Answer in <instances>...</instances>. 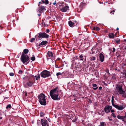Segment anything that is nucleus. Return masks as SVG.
Segmentation results:
<instances>
[{
    "label": "nucleus",
    "instance_id": "obj_57",
    "mask_svg": "<svg viewBox=\"0 0 126 126\" xmlns=\"http://www.w3.org/2000/svg\"><path fill=\"white\" fill-rule=\"evenodd\" d=\"M25 96H27V92H25Z\"/></svg>",
    "mask_w": 126,
    "mask_h": 126
},
{
    "label": "nucleus",
    "instance_id": "obj_53",
    "mask_svg": "<svg viewBox=\"0 0 126 126\" xmlns=\"http://www.w3.org/2000/svg\"><path fill=\"white\" fill-rule=\"evenodd\" d=\"M37 78H38V79H39L40 78V75L39 74L37 75Z\"/></svg>",
    "mask_w": 126,
    "mask_h": 126
},
{
    "label": "nucleus",
    "instance_id": "obj_50",
    "mask_svg": "<svg viewBox=\"0 0 126 126\" xmlns=\"http://www.w3.org/2000/svg\"><path fill=\"white\" fill-rule=\"evenodd\" d=\"M73 22L76 24L77 23H79L77 21H76V20H74Z\"/></svg>",
    "mask_w": 126,
    "mask_h": 126
},
{
    "label": "nucleus",
    "instance_id": "obj_49",
    "mask_svg": "<svg viewBox=\"0 0 126 126\" xmlns=\"http://www.w3.org/2000/svg\"><path fill=\"white\" fill-rule=\"evenodd\" d=\"M34 78H35V79H36V80H37L38 79V78H37L36 76H34Z\"/></svg>",
    "mask_w": 126,
    "mask_h": 126
},
{
    "label": "nucleus",
    "instance_id": "obj_62",
    "mask_svg": "<svg viewBox=\"0 0 126 126\" xmlns=\"http://www.w3.org/2000/svg\"><path fill=\"white\" fill-rule=\"evenodd\" d=\"M0 28H1V30H2V27L0 26Z\"/></svg>",
    "mask_w": 126,
    "mask_h": 126
},
{
    "label": "nucleus",
    "instance_id": "obj_47",
    "mask_svg": "<svg viewBox=\"0 0 126 126\" xmlns=\"http://www.w3.org/2000/svg\"><path fill=\"white\" fill-rule=\"evenodd\" d=\"M55 67L56 68H59L60 67L58 66V65L57 64H55Z\"/></svg>",
    "mask_w": 126,
    "mask_h": 126
},
{
    "label": "nucleus",
    "instance_id": "obj_14",
    "mask_svg": "<svg viewBox=\"0 0 126 126\" xmlns=\"http://www.w3.org/2000/svg\"><path fill=\"white\" fill-rule=\"evenodd\" d=\"M98 54H99V61L101 62H103L104 61L105 57L104 55L102 53H100L99 54V53Z\"/></svg>",
    "mask_w": 126,
    "mask_h": 126
},
{
    "label": "nucleus",
    "instance_id": "obj_13",
    "mask_svg": "<svg viewBox=\"0 0 126 126\" xmlns=\"http://www.w3.org/2000/svg\"><path fill=\"white\" fill-rule=\"evenodd\" d=\"M56 95H50L51 98L54 100H59L60 99V97H58L59 94H56Z\"/></svg>",
    "mask_w": 126,
    "mask_h": 126
},
{
    "label": "nucleus",
    "instance_id": "obj_31",
    "mask_svg": "<svg viewBox=\"0 0 126 126\" xmlns=\"http://www.w3.org/2000/svg\"><path fill=\"white\" fill-rule=\"evenodd\" d=\"M42 25L44 27H47L48 26L47 24L45 23L44 22L42 23Z\"/></svg>",
    "mask_w": 126,
    "mask_h": 126
},
{
    "label": "nucleus",
    "instance_id": "obj_43",
    "mask_svg": "<svg viewBox=\"0 0 126 126\" xmlns=\"http://www.w3.org/2000/svg\"><path fill=\"white\" fill-rule=\"evenodd\" d=\"M14 74L13 73H10L9 74V75L11 76H13L14 75Z\"/></svg>",
    "mask_w": 126,
    "mask_h": 126
},
{
    "label": "nucleus",
    "instance_id": "obj_36",
    "mask_svg": "<svg viewBox=\"0 0 126 126\" xmlns=\"http://www.w3.org/2000/svg\"><path fill=\"white\" fill-rule=\"evenodd\" d=\"M125 93V92L123 94H123V95H122V96L126 98V94Z\"/></svg>",
    "mask_w": 126,
    "mask_h": 126
},
{
    "label": "nucleus",
    "instance_id": "obj_27",
    "mask_svg": "<svg viewBox=\"0 0 126 126\" xmlns=\"http://www.w3.org/2000/svg\"><path fill=\"white\" fill-rule=\"evenodd\" d=\"M112 79L113 80H115L116 79V77L115 76V75L114 74H112Z\"/></svg>",
    "mask_w": 126,
    "mask_h": 126
},
{
    "label": "nucleus",
    "instance_id": "obj_25",
    "mask_svg": "<svg viewBox=\"0 0 126 126\" xmlns=\"http://www.w3.org/2000/svg\"><path fill=\"white\" fill-rule=\"evenodd\" d=\"M29 50L27 49H25L23 50V53L25 54L28 53L29 52Z\"/></svg>",
    "mask_w": 126,
    "mask_h": 126
},
{
    "label": "nucleus",
    "instance_id": "obj_8",
    "mask_svg": "<svg viewBox=\"0 0 126 126\" xmlns=\"http://www.w3.org/2000/svg\"><path fill=\"white\" fill-rule=\"evenodd\" d=\"M124 116H121L118 115L117 117L119 119L122 120L124 122L125 125L126 124V112H125L124 114Z\"/></svg>",
    "mask_w": 126,
    "mask_h": 126
},
{
    "label": "nucleus",
    "instance_id": "obj_22",
    "mask_svg": "<svg viewBox=\"0 0 126 126\" xmlns=\"http://www.w3.org/2000/svg\"><path fill=\"white\" fill-rule=\"evenodd\" d=\"M87 5V4L85 3L81 2L80 5V7L82 8L84 7Z\"/></svg>",
    "mask_w": 126,
    "mask_h": 126
},
{
    "label": "nucleus",
    "instance_id": "obj_29",
    "mask_svg": "<svg viewBox=\"0 0 126 126\" xmlns=\"http://www.w3.org/2000/svg\"><path fill=\"white\" fill-rule=\"evenodd\" d=\"M114 96H112V97L111 101L112 104V105L113 106V105H114Z\"/></svg>",
    "mask_w": 126,
    "mask_h": 126
},
{
    "label": "nucleus",
    "instance_id": "obj_3",
    "mask_svg": "<svg viewBox=\"0 0 126 126\" xmlns=\"http://www.w3.org/2000/svg\"><path fill=\"white\" fill-rule=\"evenodd\" d=\"M122 85L121 84H118L116 87V90L120 94H122L125 93V91L122 89Z\"/></svg>",
    "mask_w": 126,
    "mask_h": 126
},
{
    "label": "nucleus",
    "instance_id": "obj_48",
    "mask_svg": "<svg viewBox=\"0 0 126 126\" xmlns=\"http://www.w3.org/2000/svg\"><path fill=\"white\" fill-rule=\"evenodd\" d=\"M47 60L48 59H50L51 58V57H49V56H47Z\"/></svg>",
    "mask_w": 126,
    "mask_h": 126
},
{
    "label": "nucleus",
    "instance_id": "obj_37",
    "mask_svg": "<svg viewBox=\"0 0 126 126\" xmlns=\"http://www.w3.org/2000/svg\"><path fill=\"white\" fill-rule=\"evenodd\" d=\"M53 4L54 5H55V4H56V5L57 6H58V5H59V3H56V0H55L54 3H53Z\"/></svg>",
    "mask_w": 126,
    "mask_h": 126
},
{
    "label": "nucleus",
    "instance_id": "obj_10",
    "mask_svg": "<svg viewBox=\"0 0 126 126\" xmlns=\"http://www.w3.org/2000/svg\"><path fill=\"white\" fill-rule=\"evenodd\" d=\"M58 87L57 86L54 89H52L51 91H50V95H55L56 94H59L58 93V91L57 90V89H58Z\"/></svg>",
    "mask_w": 126,
    "mask_h": 126
},
{
    "label": "nucleus",
    "instance_id": "obj_39",
    "mask_svg": "<svg viewBox=\"0 0 126 126\" xmlns=\"http://www.w3.org/2000/svg\"><path fill=\"white\" fill-rule=\"evenodd\" d=\"M46 4H48V1L47 0H45V3Z\"/></svg>",
    "mask_w": 126,
    "mask_h": 126
},
{
    "label": "nucleus",
    "instance_id": "obj_26",
    "mask_svg": "<svg viewBox=\"0 0 126 126\" xmlns=\"http://www.w3.org/2000/svg\"><path fill=\"white\" fill-rule=\"evenodd\" d=\"M23 73V72L22 71V70H19L18 73V75L20 76H21L22 75V74Z\"/></svg>",
    "mask_w": 126,
    "mask_h": 126
},
{
    "label": "nucleus",
    "instance_id": "obj_1",
    "mask_svg": "<svg viewBox=\"0 0 126 126\" xmlns=\"http://www.w3.org/2000/svg\"><path fill=\"white\" fill-rule=\"evenodd\" d=\"M39 101L40 104L42 105L45 106L47 104L46 101V96L45 94H41L38 96Z\"/></svg>",
    "mask_w": 126,
    "mask_h": 126
},
{
    "label": "nucleus",
    "instance_id": "obj_23",
    "mask_svg": "<svg viewBox=\"0 0 126 126\" xmlns=\"http://www.w3.org/2000/svg\"><path fill=\"white\" fill-rule=\"evenodd\" d=\"M108 36L110 38H113L114 37V34L113 33H111L109 34Z\"/></svg>",
    "mask_w": 126,
    "mask_h": 126
},
{
    "label": "nucleus",
    "instance_id": "obj_54",
    "mask_svg": "<svg viewBox=\"0 0 126 126\" xmlns=\"http://www.w3.org/2000/svg\"><path fill=\"white\" fill-rule=\"evenodd\" d=\"M97 88H98V87H96L95 88H93V89L94 90H96L97 89Z\"/></svg>",
    "mask_w": 126,
    "mask_h": 126
},
{
    "label": "nucleus",
    "instance_id": "obj_51",
    "mask_svg": "<svg viewBox=\"0 0 126 126\" xmlns=\"http://www.w3.org/2000/svg\"><path fill=\"white\" fill-rule=\"evenodd\" d=\"M113 51H112V52H114L115 51V49L114 47H113Z\"/></svg>",
    "mask_w": 126,
    "mask_h": 126
},
{
    "label": "nucleus",
    "instance_id": "obj_40",
    "mask_svg": "<svg viewBox=\"0 0 126 126\" xmlns=\"http://www.w3.org/2000/svg\"><path fill=\"white\" fill-rule=\"evenodd\" d=\"M115 42L116 43L119 44L120 42V39L117 40H115Z\"/></svg>",
    "mask_w": 126,
    "mask_h": 126
},
{
    "label": "nucleus",
    "instance_id": "obj_30",
    "mask_svg": "<svg viewBox=\"0 0 126 126\" xmlns=\"http://www.w3.org/2000/svg\"><path fill=\"white\" fill-rule=\"evenodd\" d=\"M35 57L34 55H33L32 56L31 58V59L32 61H34L35 60Z\"/></svg>",
    "mask_w": 126,
    "mask_h": 126
},
{
    "label": "nucleus",
    "instance_id": "obj_2",
    "mask_svg": "<svg viewBox=\"0 0 126 126\" xmlns=\"http://www.w3.org/2000/svg\"><path fill=\"white\" fill-rule=\"evenodd\" d=\"M22 55L21 57V60L24 64H28L30 61V58L27 55H25L23 53H22Z\"/></svg>",
    "mask_w": 126,
    "mask_h": 126
},
{
    "label": "nucleus",
    "instance_id": "obj_15",
    "mask_svg": "<svg viewBox=\"0 0 126 126\" xmlns=\"http://www.w3.org/2000/svg\"><path fill=\"white\" fill-rule=\"evenodd\" d=\"M113 106L116 108L117 109L120 110H122L123 109L125 108V107L123 105L119 106L118 105L114 104V105H113Z\"/></svg>",
    "mask_w": 126,
    "mask_h": 126
},
{
    "label": "nucleus",
    "instance_id": "obj_60",
    "mask_svg": "<svg viewBox=\"0 0 126 126\" xmlns=\"http://www.w3.org/2000/svg\"><path fill=\"white\" fill-rule=\"evenodd\" d=\"M42 1L43 3H45V1H44V0H42Z\"/></svg>",
    "mask_w": 126,
    "mask_h": 126
},
{
    "label": "nucleus",
    "instance_id": "obj_45",
    "mask_svg": "<svg viewBox=\"0 0 126 126\" xmlns=\"http://www.w3.org/2000/svg\"><path fill=\"white\" fill-rule=\"evenodd\" d=\"M115 10H113L110 12V13L111 14L112 13H113L112 14L113 15L114 14V13L115 12Z\"/></svg>",
    "mask_w": 126,
    "mask_h": 126
},
{
    "label": "nucleus",
    "instance_id": "obj_24",
    "mask_svg": "<svg viewBox=\"0 0 126 126\" xmlns=\"http://www.w3.org/2000/svg\"><path fill=\"white\" fill-rule=\"evenodd\" d=\"M93 30L96 31H98L100 30V28L98 27H95L93 28Z\"/></svg>",
    "mask_w": 126,
    "mask_h": 126
},
{
    "label": "nucleus",
    "instance_id": "obj_44",
    "mask_svg": "<svg viewBox=\"0 0 126 126\" xmlns=\"http://www.w3.org/2000/svg\"><path fill=\"white\" fill-rule=\"evenodd\" d=\"M91 64L92 63H90V62H89L88 61L87 63V64L88 65H89L90 64Z\"/></svg>",
    "mask_w": 126,
    "mask_h": 126
},
{
    "label": "nucleus",
    "instance_id": "obj_21",
    "mask_svg": "<svg viewBox=\"0 0 126 126\" xmlns=\"http://www.w3.org/2000/svg\"><path fill=\"white\" fill-rule=\"evenodd\" d=\"M47 56H49V57H53V54L52 52L48 51L47 53Z\"/></svg>",
    "mask_w": 126,
    "mask_h": 126
},
{
    "label": "nucleus",
    "instance_id": "obj_5",
    "mask_svg": "<svg viewBox=\"0 0 126 126\" xmlns=\"http://www.w3.org/2000/svg\"><path fill=\"white\" fill-rule=\"evenodd\" d=\"M40 75L42 77L46 78L50 76V72L46 70H44L41 73Z\"/></svg>",
    "mask_w": 126,
    "mask_h": 126
},
{
    "label": "nucleus",
    "instance_id": "obj_9",
    "mask_svg": "<svg viewBox=\"0 0 126 126\" xmlns=\"http://www.w3.org/2000/svg\"><path fill=\"white\" fill-rule=\"evenodd\" d=\"M41 123L42 126H49V123L47 120L45 119V118L41 119Z\"/></svg>",
    "mask_w": 126,
    "mask_h": 126
},
{
    "label": "nucleus",
    "instance_id": "obj_32",
    "mask_svg": "<svg viewBox=\"0 0 126 126\" xmlns=\"http://www.w3.org/2000/svg\"><path fill=\"white\" fill-rule=\"evenodd\" d=\"M45 113L44 112H41L40 113V116L41 117H43Z\"/></svg>",
    "mask_w": 126,
    "mask_h": 126
},
{
    "label": "nucleus",
    "instance_id": "obj_46",
    "mask_svg": "<svg viewBox=\"0 0 126 126\" xmlns=\"http://www.w3.org/2000/svg\"><path fill=\"white\" fill-rule=\"evenodd\" d=\"M46 32L47 33L49 32H50V30L49 29H47L46 30Z\"/></svg>",
    "mask_w": 126,
    "mask_h": 126
},
{
    "label": "nucleus",
    "instance_id": "obj_18",
    "mask_svg": "<svg viewBox=\"0 0 126 126\" xmlns=\"http://www.w3.org/2000/svg\"><path fill=\"white\" fill-rule=\"evenodd\" d=\"M34 82L28 81L26 85L29 87H31L32 85Z\"/></svg>",
    "mask_w": 126,
    "mask_h": 126
},
{
    "label": "nucleus",
    "instance_id": "obj_20",
    "mask_svg": "<svg viewBox=\"0 0 126 126\" xmlns=\"http://www.w3.org/2000/svg\"><path fill=\"white\" fill-rule=\"evenodd\" d=\"M96 58L94 57H92L90 58L91 63H94V61L95 60Z\"/></svg>",
    "mask_w": 126,
    "mask_h": 126
},
{
    "label": "nucleus",
    "instance_id": "obj_34",
    "mask_svg": "<svg viewBox=\"0 0 126 126\" xmlns=\"http://www.w3.org/2000/svg\"><path fill=\"white\" fill-rule=\"evenodd\" d=\"M104 123L103 122H100V126H104Z\"/></svg>",
    "mask_w": 126,
    "mask_h": 126
},
{
    "label": "nucleus",
    "instance_id": "obj_63",
    "mask_svg": "<svg viewBox=\"0 0 126 126\" xmlns=\"http://www.w3.org/2000/svg\"><path fill=\"white\" fill-rule=\"evenodd\" d=\"M74 100L75 101H76L77 100V99L76 98H74Z\"/></svg>",
    "mask_w": 126,
    "mask_h": 126
},
{
    "label": "nucleus",
    "instance_id": "obj_35",
    "mask_svg": "<svg viewBox=\"0 0 126 126\" xmlns=\"http://www.w3.org/2000/svg\"><path fill=\"white\" fill-rule=\"evenodd\" d=\"M63 74V73H60V72L57 73H56V76H58L59 75H62Z\"/></svg>",
    "mask_w": 126,
    "mask_h": 126
},
{
    "label": "nucleus",
    "instance_id": "obj_59",
    "mask_svg": "<svg viewBox=\"0 0 126 126\" xmlns=\"http://www.w3.org/2000/svg\"><path fill=\"white\" fill-rule=\"evenodd\" d=\"M76 120L75 119V120H72L73 122H75L76 121Z\"/></svg>",
    "mask_w": 126,
    "mask_h": 126
},
{
    "label": "nucleus",
    "instance_id": "obj_42",
    "mask_svg": "<svg viewBox=\"0 0 126 126\" xmlns=\"http://www.w3.org/2000/svg\"><path fill=\"white\" fill-rule=\"evenodd\" d=\"M106 72L107 73L109 74L110 75V74L109 73V70L108 69H107L106 70Z\"/></svg>",
    "mask_w": 126,
    "mask_h": 126
},
{
    "label": "nucleus",
    "instance_id": "obj_11",
    "mask_svg": "<svg viewBox=\"0 0 126 126\" xmlns=\"http://www.w3.org/2000/svg\"><path fill=\"white\" fill-rule=\"evenodd\" d=\"M68 23L69 26L71 27H73L75 26H78L79 24V23H75L73 22H72L71 21H69Z\"/></svg>",
    "mask_w": 126,
    "mask_h": 126
},
{
    "label": "nucleus",
    "instance_id": "obj_6",
    "mask_svg": "<svg viewBox=\"0 0 126 126\" xmlns=\"http://www.w3.org/2000/svg\"><path fill=\"white\" fill-rule=\"evenodd\" d=\"M64 3H62L61 5H59L60 7V10L63 12H65L67 11L69 8L68 5H66L65 6H64Z\"/></svg>",
    "mask_w": 126,
    "mask_h": 126
},
{
    "label": "nucleus",
    "instance_id": "obj_17",
    "mask_svg": "<svg viewBox=\"0 0 126 126\" xmlns=\"http://www.w3.org/2000/svg\"><path fill=\"white\" fill-rule=\"evenodd\" d=\"M48 43V42L46 41H42L38 45V46L41 47L44 45H46Z\"/></svg>",
    "mask_w": 126,
    "mask_h": 126
},
{
    "label": "nucleus",
    "instance_id": "obj_12",
    "mask_svg": "<svg viewBox=\"0 0 126 126\" xmlns=\"http://www.w3.org/2000/svg\"><path fill=\"white\" fill-rule=\"evenodd\" d=\"M112 108V107L110 106L107 105L104 108V110L106 113L109 112Z\"/></svg>",
    "mask_w": 126,
    "mask_h": 126
},
{
    "label": "nucleus",
    "instance_id": "obj_28",
    "mask_svg": "<svg viewBox=\"0 0 126 126\" xmlns=\"http://www.w3.org/2000/svg\"><path fill=\"white\" fill-rule=\"evenodd\" d=\"M11 104H9L7 106L6 109L7 110H9L11 108Z\"/></svg>",
    "mask_w": 126,
    "mask_h": 126
},
{
    "label": "nucleus",
    "instance_id": "obj_33",
    "mask_svg": "<svg viewBox=\"0 0 126 126\" xmlns=\"http://www.w3.org/2000/svg\"><path fill=\"white\" fill-rule=\"evenodd\" d=\"M35 39L34 38H32L30 40V42H33L35 40Z\"/></svg>",
    "mask_w": 126,
    "mask_h": 126
},
{
    "label": "nucleus",
    "instance_id": "obj_4",
    "mask_svg": "<svg viewBox=\"0 0 126 126\" xmlns=\"http://www.w3.org/2000/svg\"><path fill=\"white\" fill-rule=\"evenodd\" d=\"M37 35L38 36V37L39 38H41V39L43 38H45L46 39L49 38V35L47 34L46 33L44 32H40L37 34Z\"/></svg>",
    "mask_w": 126,
    "mask_h": 126
},
{
    "label": "nucleus",
    "instance_id": "obj_16",
    "mask_svg": "<svg viewBox=\"0 0 126 126\" xmlns=\"http://www.w3.org/2000/svg\"><path fill=\"white\" fill-rule=\"evenodd\" d=\"M45 7L44 6H42L40 7H39L38 11L40 13H42L45 10H46Z\"/></svg>",
    "mask_w": 126,
    "mask_h": 126
},
{
    "label": "nucleus",
    "instance_id": "obj_55",
    "mask_svg": "<svg viewBox=\"0 0 126 126\" xmlns=\"http://www.w3.org/2000/svg\"><path fill=\"white\" fill-rule=\"evenodd\" d=\"M85 58H84V60L83 61V62H85V61H86V56H85Z\"/></svg>",
    "mask_w": 126,
    "mask_h": 126
},
{
    "label": "nucleus",
    "instance_id": "obj_58",
    "mask_svg": "<svg viewBox=\"0 0 126 126\" xmlns=\"http://www.w3.org/2000/svg\"><path fill=\"white\" fill-rule=\"evenodd\" d=\"M108 118L109 119L110 121H111L112 120V119H110L108 116Z\"/></svg>",
    "mask_w": 126,
    "mask_h": 126
},
{
    "label": "nucleus",
    "instance_id": "obj_52",
    "mask_svg": "<svg viewBox=\"0 0 126 126\" xmlns=\"http://www.w3.org/2000/svg\"><path fill=\"white\" fill-rule=\"evenodd\" d=\"M110 111H111V112H114V110H111V109Z\"/></svg>",
    "mask_w": 126,
    "mask_h": 126
},
{
    "label": "nucleus",
    "instance_id": "obj_19",
    "mask_svg": "<svg viewBox=\"0 0 126 126\" xmlns=\"http://www.w3.org/2000/svg\"><path fill=\"white\" fill-rule=\"evenodd\" d=\"M85 58V56H84L83 54H81L79 55V59L81 61H83L84 60Z\"/></svg>",
    "mask_w": 126,
    "mask_h": 126
},
{
    "label": "nucleus",
    "instance_id": "obj_64",
    "mask_svg": "<svg viewBox=\"0 0 126 126\" xmlns=\"http://www.w3.org/2000/svg\"><path fill=\"white\" fill-rule=\"evenodd\" d=\"M124 41H125V42L126 41V39H124Z\"/></svg>",
    "mask_w": 126,
    "mask_h": 126
},
{
    "label": "nucleus",
    "instance_id": "obj_7",
    "mask_svg": "<svg viewBox=\"0 0 126 126\" xmlns=\"http://www.w3.org/2000/svg\"><path fill=\"white\" fill-rule=\"evenodd\" d=\"M24 78H25L28 80V81H31L32 82H35V78L34 76L33 75L30 74L25 77Z\"/></svg>",
    "mask_w": 126,
    "mask_h": 126
},
{
    "label": "nucleus",
    "instance_id": "obj_56",
    "mask_svg": "<svg viewBox=\"0 0 126 126\" xmlns=\"http://www.w3.org/2000/svg\"><path fill=\"white\" fill-rule=\"evenodd\" d=\"M102 88V87L100 86L99 88V89L100 90H101Z\"/></svg>",
    "mask_w": 126,
    "mask_h": 126
},
{
    "label": "nucleus",
    "instance_id": "obj_61",
    "mask_svg": "<svg viewBox=\"0 0 126 126\" xmlns=\"http://www.w3.org/2000/svg\"><path fill=\"white\" fill-rule=\"evenodd\" d=\"M57 60H60V58H57Z\"/></svg>",
    "mask_w": 126,
    "mask_h": 126
},
{
    "label": "nucleus",
    "instance_id": "obj_41",
    "mask_svg": "<svg viewBox=\"0 0 126 126\" xmlns=\"http://www.w3.org/2000/svg\"><path fill=\"white\" fill-rule=\"evenodd\" d=\"M92 85L94 87H96L97 86V85L95 84H92Z\"/></svg>",
    "mask_w": 126,
    "mask_h": 126
},
{
    "label": "nucleus",
    "instance_id": "obj_38",
    "mask_svg": "<svg viewBox=\"0 0 126 126\" xmlns=\"http://www.w3.org/2000/svg\"><path fill=\"white\" fill-rule=\"evenodd\" d=\"M111 115L114 118H115L116 117V115L114 113H112L111 114Z\"/></svg>",
    "mask_w": 126,
    "mask_h": 126
}]
</instances>
